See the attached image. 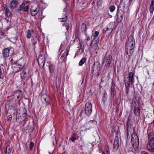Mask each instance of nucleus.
<instances>
[{
    "label": "nucleus",
    "instance_id": "obj_1",
    "mask_svg": "<svg viewBox=\"0 0 154 154\" xmlns=\"http://www.w3.org/2000/svg\"><path fill=\"white\" fill-rule=\"evenodd\" d=\"M153 136V134L152 133H149L148 134V138L150 139L148 141L146 146L147 150L152 152H154V137L151 138Z\"/></svg>",
    "mask_w": 154,
    "mask_h": 154
},
{
    "label": "nucleus",
    "instance_id": "obj_2",
    "mask_svg": "<svg viewBox=\"0 0 154 154\" xmlns=\"http://www.w3.org/2000/svg\"><path fill=\"white\" fill-rule=\"evenodd\" d=\"M134 74L132 72H130L128 76L125 80V83L127 94L128 93L130 83L132 84L134 82Z\"/></svg>",
    "mask_w": 154,
    "mask_h": 154
},
{
    "label": "nucleus",
    "instance_id": "obj_3",
    "mask_svg": "<svg viewBox=\"0 0 154 154\" xmlns=\"http://www.w3.org/2000/svg\"><path fill=\"white\" fill-rule=\"evenodd\" d=\"M112 57L110 54H109L108 51L106 53L105 57L103 60V64L104 65L105 68L108 69L110 66L112 61Z\"/></svg>",
    "mask_w": 154,
    "mask_h": 154
},
{
    "label": "nucleus",
    "instance_id": "obj_4",
    "mask_svg": "<svg viewBox=\"0 0 154 154\" xmlns=\"http://www.w3.org/2000/svg\"><path fill=\"white\" fill-rule=\"evenodd\" d=\"M99 40L94 38L92 41L89 48V49L90 52H93L98 50L99 49L98 46Z\"/></svg>",
    "mask_w": 154,
    "mask_h": 154
},
{
    "label": "nucleus",
    "instance_id": "obj_5",
    "mask_svg": "<svg viewBox=\"0 0 154 154\" xmlns=\"http://www.w3.org/2000/svg\"><path fill=\"white\" fill-rule=\"evenodd\" d=\"M131 142L133 147L134 148H137L139 145L138 138L136 134L133 132L131 135Z\"/></svg>",
    "mask_w": 154,
    "mask_h": 154
},
{
    "label": "nucleus",
    "instance_id": "obj_6",
    "mask_svg": "<svg viewBox=\"0 0 154 154\" xmlns=\"http://www.w3.org/2000/svg\"><path fill=\"white\" fill-rule=\"evenodd\" d=\"M13 48L12 47L5 48L3 49L2 54L4 57H7L12 54L14 51Z\"/></svg>",
    "mask_w": 154,
    "mask_h": 154
},
{
    "label": "nucleus",
    "instance_id": "obj_7",
    "mask_svg": "<svg viewBox=\"0 0 154 154\" xmlns=\"http://www.w3.org/2000/svg\"><path fill=\"white\" fill-rule=\"evenodd\" d=\"M41 100L43 103L46 105L49 104L50 103V98L49 95L45 93H42L41 94Z\"/></svg>",
    "mask_w": 154,
    "mask_h": 154
},
{
    "label": "nucleus",
    "instance_id": "obj_8",
    "mask_svg": "<svg viewBox=\"0 0 154 154\" xmlns=\"http://www.w3.org/2000/svg\"><path fill=\"white\" fill-rule=\"evenodd\" d=\"M135 42L132 36L129 37L126 42L125 47L134 48Z\"/></svg>",
    "mask_w": 154,
    "mask_h": 154
},
{
    "label": "nucleus",
    "instance_id": "obj_9",
    "mask_svg": "<svg viewBox=\"0 0 154 154\" xmlns=\"http://www.w3.org/2000/svg\"><path fill=\"white\" fill-rule=\"evenodd\" d=\"M92 106L91 103L89 102L86 103L85 104V112L88 116L90 115L92 112Z\"/></svg>",
    "mask_w": 154,
    "mask_h": 154
},
{
    "label": "nucleus",
    "instance_id": "obj_10",
    "mask_svg": "<svg viewBox=\"0 0 154 154\" xmlns=\"http://www.w3.org/2000/svg\"><path fill=\"white\" fill-rule=\"evenodd\" d=\"M26 117L25 116H23L21 115H20L18 113H17L16 116V121L19 123H21L22 122H24L23 126L25 125L26 124Z\"/></svg>",
    "mask_w": 154,
    "mask_h": 154
},
{
    "label": "nucleus",
    "instance_id": "obj_11",
    "mask_svg": "<svg viewBox=\"0 0 154 154\" xmlns=\"http://www.w3.org/2000/svg\"><path fill=\"white\" fill-rule=\"evenodd\" d=\"M29 6L27 4L22 3L17 9L18 11H23L24 12H27L28 11Z\"/></svg>",
    "mask_w": 154,
    "mask_h": 154
},
{
    "label": "nucleus",
    "instance_id": "obj_12",
    "mask_svg": "<svg viewBox=\"0 0 154 154\" xmlns=\"http://www.w3.org/2000/svg\"><path fill=\"white\" fill-rule=\"evenodd\" d=\"M124 14V12L121 11L119 12L118 11L117 12V22L118 23H120L123 19V16Z\"/></svg>",
    "mask_w": 154,
    "mask_h": 154
},
{
    "label": "nucleus",
    "instance_id": "obj_13",
    "mask_svg": "<svg viewBox=\"0 0 154 154\" xmlns=\"http://www.w3.org/2000/svg\"><path fill=\"white\" fill-rule=\"evenodd\" d=\"M119 146V139L118 137H115L113 143V149L114 151H116L118 149Z\"/></svg>",
    "mask_w": 154,
    "mask_h": 154
},
{
    "label": "nucleus",
    "instance_id": "obj_14",
    "mask_svg": "<svg viewBox=\"0 0 154 154\" xmlns=\"http://www.w3.org/2000/svg\"><path fill=\"white\" fill-rule=\"evenodd\" d=\"M39 9L40 8L38 7H37L36 8L32 7L30 10L31 15L32 16H35L38 13L40 14Z\"/></svg>",
    "mask_w": 154,
    "mask_h": 154
},
{
    "label": "nucleus",
    "instance_id": "obj_15",
    "mask_svg": "<svg viewBox=\"0 0 154 154\" xmlns=\"http://www.w3.org/2000/svg\"><path fill=\"white\" fill-rule=\"evenodd\" d=\"M29 69H24L20 72V74L22 80H24L27 77V73L28 72Z\"/></svg>",
    "mask_w": 154,
    "mask_h": 154
},
{
    "label": "nucleus",
    "instance_id": "obj_16",
    "mask_svg": "<svg viewBox=\"0 0 154 154\" xmlns=\"http://www.w3.org/2000/svg\"><path fill=\"white\" fill-rule=\"evenodd\" d=\"M134 48L125 47V52L128 57V59H131V57L134 52Z\"/></svg>",
    "mask_w": 154,
    "mask_h": 154
},
{
    "label": "nucleus",
    "instance_id": "obj_17",
    "mask_svg": "<svg viewBox=\"0 0 154 154\" xmlns=\"http://www.w3.org/2000/svg\"><path fill=\"white\" fill-rule=\"evenodd\" d=\"M20 65L17 63H12V68L15 72H18L22 68L19 66Z\"/></svg>",
    "mask_w": 154,
    "mask_h": 154
},
{
    "label": "nucleus",
    "instance_id": "obj_18",
    "mask_svg": "<svg viewBox=\"0 0 154 154\" xmlns=\"http://www.w3.org/2000/svg\"><path fill=\"white\" fill-rule=\"evenodd\" d=\"M18 2L17 0H12L11 2L10 5V7L11 8H15L17 6Z\"/></svg>",
    "mask_w": 154,
    "mask_h": 154
},
{
    "label": "nucleus",
    "instance_id": "obj_19",
    "mask_svg": "<svg viewBox=\"0 0 154 154\" xmlns=\"http://www.w3.org/2000/svg\"><path fill=\"white\" fill-rule=\"evenodd\" d=\"M4 11L5 14L6 16L7 17H10L11 15V13L10 11L9 10L7 7L5 5L4 6Z\"/></svg>",
    "mask_w": 154,
    "mask_h": 154
},
{
    "label": "nucleus",
    "instance_id": "obj_20",
    "mask_svg": "<svg viewBox=\"0 0 154 154\" xmlns=\"http://www.w3.org/2000/svg\"><path fill=\"white\" fill-rule=\"evenodd\" d=\"M26 112V109L24 108H23L21 109L20 113L18 114H19L20 115H21L22 116L26 117L27 115Z\"/></svg>",
    "mask_w": 154,
    "mask_h": 154
},
{
    "label": "nucleus",
    "instance_id": "obj_21",
    "mask_svg": "<svg viewBox=\"0 0 154 154\" xmlns=\"http://www.w3.org/2000/svg\"><path fill=\"white\" fill-rule=\"evenodd\" d=\"M85 125L86 128H88V129L89 130L93 125V121L92 120L90 121L85 124Z\"/></svg>",
    "mask_w": 154,
    "mask_h": 154
},
{
    "label": "nucleus",
    "instance_id": "obj_22",
    "mask_svg": "<svg viewBox=\"0 0 154 154\" xmlns=\"http://www.w3.org/2000/svg\"><path fill=\"white\" fill-rule=\"evenodd\" d=\"M33 30H28L26 32V37L27 38L29 39L32 35V33L33 32Z\"/></svg>",
    "mask_w": 154,
    "mask_h": 154
},
{
    "label": "nucleus",
    "instance_id": "obj_23",
    "mask_svg": "<svg viewBox=\"0 0 154 154\" xmlns=\"http://www.w3.org/2000/svg\"><path fill=\"white\" fill-rule=\"evenodd\" d=\"M154 0H152L149 7V11L151 13H152L154 11Z\"/></svg>",
    "mask_w": 154,
    "mask_h": 154
},
{
    "label": "nucleus",
    "instance_id": "obj_24",
    "mask_svg": "<svg viewBox=\"0 0 154 154\" xmlns=\"http://www.w3.org/2000/svg\"><path fill=\"white\" fill-rule=\"evenodd\" d=\"M131 131H132V128H131V125H129L128 124L127 125V136L128 137L129 134V132H131Z\"/></svg>",
    "mask_w": 154,
    "mask_h": 154
},
{
    "label": "nucleus",
    "instance_id": "obj_25",
    "mask_svg": "<svg viewBox=\"0 0 154 154\" xmlns=\"http://www.w3.org/2000/svg\"><path fill=\"white\" fill-rule=\"evenodd\" d=\"M22 92L21 91V92L20 93H19V94L18 95V96L16 98V100H16V102H19L20 100L22 99Z\"/></svg>",
    "mask_w": 154,
    "mask_h": 154
},
{
    "label": "nucleus",
    "instance_id": "obj_26",
    "mask_svg": "<svg viewBox=\"0 0 154 154\" xmlns=\"http://www.w3.org/2000/svg\"><path fill=\"white\" fill-rule=\"evenodd\" d=\"M46 59L45 57L42 55L39 56L38 61L45 62Z\"/></svg>",
    "mask_w": 154,
    "mask_h": 154
},
{
    "label": "nucleus",
    "instance_id": "obj_27",
    "mask_svg": "<svg viewBox=\"0 0 154 154\" xmlns=\"http://www.w3.org/2000/svg\"><path fill=\"white\" fill-rule=\"evenodd\" d=\"M38 41V38L36 36L34 37L31 39V42L32 45L35 46Z\"/></svg>",
    "mask_w": 154,
    "mask_h": 154
},
{
    "label": "nucleus",
    "instance_id": "obj_28",
    "mask_svg": "<svg viewBox=\"0 0 154 154\" xmlns=\"http://www.w3.org/2000/svg\"><path fill=\"white\" fill-rule=\"evenodd\" d=\"M54 66L52 64H50L49 66V69L51 73H52L54 72Z\"/></svg>",
    "mask_w": 154,
    "mask_h": 154
},
{
    "label": "nucleus",
    "instance_id": "obj_29",
    "mask_svg": "<svg viewBox=\"0 0 154 154\" xmlns=\"http://www.w3.org/2000/svg\"><path fill=\"white\" fill-rule=\"evenodd\" d=\"M134 112L136 116H138L140 115V112L139 108H134Z\"/></svg>",
    "mask_w": 154,
    "mask_h": 154
},
{
    "label": "nucleus",
    "instance_id": "obj_30",
    "mask_svg": "<svg viewBox=\"0 0 154 154\" xmlns=\"http://www.w3.org/2000/svg\"><path fill=\"white\" fill-rule=\"evenodd\" d=\"M66 57H65L64 54H63L61 57L60 60L61 62H63V61L66 62Z\"/></svg>",
    "mask_w": 154,
    "mask_h": 154
},
{
    "label": "nucleus",
    "instance_id": "obj_31",
    "mask_svg": "<svg viewBox=\"0 0 154 154\" xmlns=\"http://www.w3.org/2000/svg\"><path fill=\"white\" fill-rule=\"evenodd\" d=\"M109 147L108 146H106L104 151L102 152V154H109Z\"/></svg>",
    "mask_w": 154,
    "mask_h": 154
},
{
    "label": "nucleus",
    "instance_id": "obj_32",
    "mask_svg": "<svg viewBox=\"0 0 154 154\" xmlns=\"http://www.w3.org/2000/svg\"><path fill=\"white\" fill-rule=\"evenodd\" d=\"M67 17L65 15H64L63 17L58 19L59 21L60 22H65L66 21Z\"/></svg>",
    "mask_w": 154,
    "mask_h": 154
},
{
    "label": "nucleus",
    "instance_id": "obj_33",
    "mask_svg": "<svg viewBox=\"0 0 154 154\" xmlns=\"http://www.w3.org/2000/svg\"><path fill=\"white\" fill-rule=\"evenodd\" d=\"M77 138L78 137L77 136V134L75 133H73L71 138L72 141L74 142V141L77 139Z\"/></svg>",
    "mask_w": 154,
    "mask_h": 154
},
{
    "label": "nucleus",
    "instance_id": "obj_34",
    "mask_svg": "<svg viewBox=\"0 0 154 154\" xmlns=\"http://www.w3.org/2000/svg\"><path fill=\"white\" fill-rule=\"evenodd\" d=\"M86 25L84 23H83L81 26V31L82 32H86Z\"/></svg>",
    "mask_w": 154,
    "mask_h": 154
},
{
    "label": "nucleus",
    "instance_id": "obj_35",
    "mask_svg": "<svg viewBox=\"0 0 154 154\" xmlns=\"http://www.w3.org/2000/svg\"><path fill=\"white\" fill-rule=\"evenodd\" d=\"M86 61V59L85 57L83 58L79 62V65L80 66H82L85 62Z\"/></svg>",
    "mask_w": 154,
    "mask_h": 154
},
{
    "label": "nucleus",
    "instance_id": "obj_36",
    "mask_svg": "<svg viewBox=\"0 0 154 154\" xmlns=\"http://www.w3.org/2000/svg\"><path fill=\"white\" fill-rule=\"evenodd\" d=\"M11 150L10 146H7L6 148V153H7V154H10L11 153Z\"/></svg>",
    "mask_w": 154,
    "mask_h": 154
},
{
    "label": "nucleus",
    "instance_id": "obj_37",
    "mask_svg": "<svg viewBox=\"0 0 154 154\" xmlns=\"http://www.w3.org/2000/svg\"><path fill=\"white\" fill-rule=\"evenodd\" d=\"M38 62L40 67L43 68L45 64V62L39 61H38Z\"/></svg>",
    "mask_w": 154,
    "mask_h": 154
},
{
    "label": "nucleus",
    "instance_id": "obj_38",
    "mask_svg": "<svg viewBox=\"0 0 154 154\" xmlns=\"http://www.w3.org/2000/svg\"><path fill=\"white\" fill-rule=\"evenodd\" d=\"M21 90H18L14 94V97L13 98L15 100H16V98L18 96V95L21 92Z\"/></svg>",
    "mask_w": 154,
    "mask_h": 154
},
{
    "label": "nucleus",
    "instance_id": "obj_39",
    "mask_svg": "<svg viewBox=\"0 0 154 154\" xmlns=\"http://www.w3.org/2000/svg\"><path fill=\"white\" fill-rule=\"evenodd\" d=\"M134 108H139V103L137 101L134 102Z\"/></svg>",
    "mask_w": 154,
    "mask_h": 154
},
{
    "label": "nucleus",
    "instance_id": "obj_40",
    "mask_svg": "<svg viewBox=\"0 0 154 154\" xmlns=\"http://www.w3.org/2000/svg\"><path fill=\"white\" fill-rule=\"evenodd\" d=\"M33 146L34 143L32 142H30L29 144V147L31 150H32Z\"/></svg>",
    "mask_w": 154,
    "mask_h": 154
},
{
    "label": "nucleus",
    "instance_id": "obj_41",
    "mask_svg": "<svg viewBox=\"0 0 154 154\" xmlns=\"http://www.w3.org/2000/svg\"><path fill=\"white\" fill-rule=\"evenodd\" d=\"M115 6L112 5H111L109 8V10L111 12H113L115 10Z\"/></svg>",
    "mask_w": 154,
    "mask_h": 154
},
{
    "label": "nucleus",
    "instance_id": "obj_42",
    "mask_svg": "<svg viewBox=\"0 0 154 154\" xmlns=\"http://www.w3.org/2000/svg\"><path fill=\"white\" fill-rule=\"evenodd\" d=\"M12 115H9L8 116H7V121L8 122H10L12 119Z\"/></svg>",
    "mask_w": 154,
    "mask_h": 154
},
{
    "label": "nucleus",
    "instance_id": "obj_43",
    "mask_svg": "<svg viewBox=\"0 0 154 154\" xmlns=\"http://www.w3.org/2000/svg\"><path fill=\"white\" fill-rule=\"evenodd\" d=\"M99 32L97 31H95V32L94 33L93 36L94 38L95 39V38L98 35Z\"/></svg>",
    "mask_w": 154,
    "mask_h": 154
},
{
    "label": "nucleus",
    "instance_id": "obj_44",
    "mask_svg": "<svg viewBox=\"0 0 154 154\" xmlns=\"http://www.w3.org/2000/svg\"><path fill=\"white\" fill-rule=\"evenodd\" d=\"M8 109L12 110L13 111H14L15 110V107L13 106H10L8 107Z\"/></svg>",
    "mask_w": 154,
    "mask_h": 154
},
{
    "label": "nucleus",
    "instance_id": "obj_45",
    "mask_svg": "<svg viewBox=\"0 0 154 154\" xmlns=\"http://www.w3.org/2000/svg\"><path fill=\"white\" fill-rule=\"evenodd\" d=\"M63 26H65L66 30H68L69 28V25L68 24H67V23H65L63 24Z\"/></svg>",
    "mask_w": 154,
    "mask_h": 154
},
{
    "label": "nucleus",
    "instance_id": "obj_46",
    "mask_svg": "<svg viewBox=\"0 0 154 154\" xmlns=\"http://www.w3.org/2000/svg\"><path fill=\"white\" fill-rule=\"evenodd\" d=\"M109 30L108 27H107L106 28H104L103 29V32L106 33L107 31Z\"/></svg>",
    "mask_w": 154,
    "mask_h": 154
},
{
    "label": "nucleus",
    "instance_id": "obj_47",
    "mask_svg": "<svg viewBox=\"0 0 154 154\" xmlns=\"http://www.w3.org/2000/svg\"><path fill=\"white\" fill-rule=\"evenodd\" d=\"M140 153L141 154H149L147 152L144 151H142Z\"/></svg>",
    "mask_w": 154,
    "mask_h": 154
},
{
    "label": "nucleus",
    "instance_id": "obj_48",
    "mask_svg": "<svg viewBox=\"0 0 154 154\" xmlns=\"http://www.w3.org/2000/svg\"><path fill=\"white\" fill-rule=\"evenodd\" d=\"M40 14H41V15H39L40 18L41 19L43 18V17H42V11H41L40 12Z\"/></svg>",
    "mask_w": 154,
    "mask_h": 154
},
{
    "label": "nucleus",
    "instance_id": "obj_49",
    "mask_svg": "<svg viewBox=\"0 0 154 154\" xmlns=\"http://www.w3.org/2000/svg\"><path fill=\"white\" fill-rule=\"evenodd\" d=\"M90 38L89 36L87 37V38L86 39V40L87 41H89L90 40Z\"/></svg>",
    "mask_w": 154,
    "mask_h": 154
},
{
    "label": "nucleus",
    "instance_id": "obj_50",
    "mask_svg": "<svg viewBox=\"0 0 154 154\" xmlns=\"http://www.w3.org/2000/svg\"><path fill=\"white\" fill-rule=\"evenodd\" d=\"M2 75V71L1 69H0V79L1 78V75Z\"/></svg>",
    "mask_w": 154,
    "mask_h": 154
},
{
    "label": "nucleus",
    "instance_id": "obj_51",
    "mask_svg": "<svg viewBox=\"0 0 154 154\" xmlns=\"http://www.w3.org/2000/svg\"><path fill=\"white\" fill-rule=\"evenodd\" d=\"M69 51L68 50L67 51V52L66 54V57H67V56L68 55Z\"/></svg>",
    "mask_w": 154,
    "mask_h": 154
},
{
    "label": "nucleus",
    "instance_id": "obj_52",
    "mask_svg": "<svg viewBox=\"0 0 154 154\" xmlns=\"http://www.w3.org/2000/svg\"><path fill=\"white\" fill-rule=\"evenodd\" d=\"M113 91H114V90H113V89H112V87L111 89V95L112 94V93L113 92Z\"/></svg>",
    "mask_w": 154,
    "mask_h": 154
},
{
    "label": "nucleus",
    "instance_id": "obj_53",
    "mask_svg": "<svg viewBox=\"0 0 154 154\" xmlns=\"http://www.w3.org/2000/svg\"><path fill=\"white\" fill-rule=\"evenodd\" d=\"M77 38H75L74 39V41H74V42H75V41L76 40H77Z\"/></svg>",
    "mask_w": 154,
    "mask_h": 154
},
{
    "label": "nucleus",
    "instance_id": "obj_54",
    "mask_svg": "<svg viewBox=\"0 0 154 154\" xmlns=\"http://www.w3.org/2000/svg\"><path fill=\"white\" fill-rule=\"evenodd\" d=\"M62 154H66V153L65 152H63Z\"/></svg>",
    "mask_w": 154,
    "mask_h": 154
},
{
    "label": "nucleus",
    "instance_id": "obj_55",
    "mask_svg": "<svg viewBox=\"0 0 154 154\" xmlns=\"http://www.w3.org/2000/svg\"><path fill=\"white\" fill-rule=\"evenodd\" d=\"M111 29V32L112 31V29Z\"/></svg>",
    "mask_w": 154,
    "mask_h": 154
},
{
    "label": "nucleus",
    "instance_id": "obj_56",
    "mask_svg": "<svg viewBox=\"0 0 154 154\" xmlns=\"http://www.w3.org/2000/svg\"><path fill=\"white\" fill-rule=\"evenodd\" d=\"M96 63H99L98 62H97Z\"/></svg>",
    "mask_w": 154,
    "mask_h": 154
},
{
    "label": "nucleus",
    "instance_id": "obj_57",
    "mask_svg": "<svg viewBox=\"0 0 154 154\" xmlns=\"http://www.w3.org/2000/svg\"><path fill=\"white\" fill-rule=\"evenodd\" d=\"M132 106V104H131V106Z\"/></svg>",
    "mask_w": 154,
    "mask_h": 154
}]
</instances>
